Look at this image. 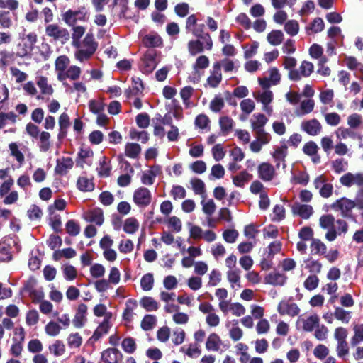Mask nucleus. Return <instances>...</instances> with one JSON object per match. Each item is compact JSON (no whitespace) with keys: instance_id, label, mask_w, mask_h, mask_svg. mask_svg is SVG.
<instances>
[{"instance_id":"2","label":"nucleus","mask_w":363,"mask_h":363,"mask_svg":"<svg viewBox=\"0 0 363 363\" xmlns=\"http://www.w3.org/2000/svg\"><path fill=\"white\" fill-rule=\"evenodd\" d=\"M330 207L333 211L339 212L342 218L352 220L356 219L352 213V210L355 208L354 201L353 200L342 197L333 202Z\"/></svg>"},{"instance_id":"46","label":"nucleus","mask_w":363,"mask_h":363,"mask_svg":"<svg viewBox=\"0 0 363 363\" xmlns=\"http://www.w3.org/2000/svg\"><path fill=\"white\" fill-rule=\"evenodd\" d=\"M354 335L351 338V345L356 346L363 342V324H357L353 328Z\"/></svg>"},{"instance_id":"7","label":"nucleus","mask_w":363,"mask_h":363,"mask_svg":"<svg viewBox=\"0 0 363 363\" xmlns=\"http://www.w3.org/2000/svg\"><path fill=\"white\" fill-rule=\"evenodd\" d=\"M152 200L151 192L145 187L137 189L133 194V201L139 207H146Z\"/></svg>"},{"instance_id":"47","label":"nucleus","mask_w":363,"mask_h":363,"mask_svg":"<svg viewBox=\"0 0 363 363\" xmlns=\"http://www.w3.org/2000/svg\"><path fill=\"white\" fill-rule=\"evenodd\" d=\"M17 120V115L13 112H0V129L4 128L9 121L15 123Z\"/></svg>"},{"instance_id":"58","label":"nucleus","mask_w":363,"mask_h":363,"mask_svg":"<svg viewBox=\"0 0 363 363\" xmlns=\"http://www.w3.org/2000/svg\"><path fill=\"white\" fill-rule=\"evenodd\" d=\"M11 13L7 11H0V26L1 28L8 29L12 26Z\"/></svg>"},{"instance_id":"38","label":"nucleus","mask_w":363,"mask_h":363,"mask_svg":"<svg viewBox=\"0 0 363 363\" xmlns=\"http://www.w3.org/2000/svg\"><path fill=\"white\" fill-rule=\"evenodd\" d=\"M267 39L269 44L277 46L282 43L284 40V33L279 30H274L268 33Z\"/></svg>"},{"instance_id":"16","label":"nucleus","mask_w":363,"mask_h":363,"mask_svg":"<svg viewBox=\"0 0 363 363\" xmlns=\"http://www.w3.org/2000/svg\"><path fill=\"white\" fill-rule=\"evenodd\" d=\"M298 322L302 323L303 330L306 332H312L320 324V317L316 313H313L305 318H299Z\"/></svg>"},{"instance_id":"24","label":"nucleus","mask_w":363,"mask_h":363,"mask_svg":"<svg viewBox=\"0 0 363 363\" xmlns=\"http://www.w3.org/2000/svg\"><path fill=\"white\" fill-rule=\"evenodd\" d=\"M36 84L40 89L41 94L45 96H51L54 92V89L51 84H48L46 77L40 76L36 78Z\"/></svg>"},{"instance_id":"15","label":"nucleus","mask_w":363,"mask_h":363,"mask_svg":"<svg viewBox=\"0 0 363 363\" xmlns=\"http://www.w3.org/2000/svg\"><path fill=\"white\" fill-rule=\"evenodd\" d=\"M288 155V147L283 143L281 145L277 147L274 151L272 153V156L276 163V168L279 169L281 164H282L283 168L286 167V157Z\"/></svg>"},{"instance_id":"14","label":"nucleus","mask_w":363,"mask_h":363,"mask_svg":"<svg viewBox=\"0 0 363 363\" xmlns=\"http://www.w3.org/2000/svg\"><path fill=\"white\" fill-rule=\"evenodd\" d=\"M73 166L74 161L71 157H62L57 160L54 171L56 174L64 176L67 174Z\"/></svg>"},{"instance_id":"56","label":"nucleus","mask_w":363,"mask_h":363,"mask_svg":"<svg viewBox=\"0 0 363 363\" xmlns=\"http://www.w3.org/2000/svg\"><path fill=\"white\" fill-rule=\"evenodd\" d=\"M48 349L55 357L62 356L65 352V346L60 340H56Z\"/></svg>"},{"instance_id":"23","label":"nucleus","mask_w":363,"mask_h":363,"mask_svg":"<svg viewBox=\"0 0 363 363\" xmlns=\"http://www.w3.org/2000/svg\"><path fill=\"white\" fill-rule=\"evenodd\" d=\"M268 121L267 118L263 113H255L250 121L251 128L253 132L264 129V127Z\"/></svg>"},{"instance_id":"45","label":"nucleus","mask_w":363,"mask_h":363,"mask_svg":"<svg viewBox=\"0 0 363 363\" xmlns=\"http://www.w3.org/2000/svg\"><path fill=\"white\" fill-rule=\"evenodd\" d=\"M141 152V147L139 144L128 143L125 145V155L130 158H136Z\"/></svg>"},{"instance_id":"32","label":"nucleus","mask_w":363,"mask_h":363,"mask_svg":"<svg viewBox=\"0 0 363 363\" xmlns=\"http://www.w3.org/2000/svg\"><path fill=\"white\" fill-rule=\"evenodd\" d=\"M110 328V324L108 319L104 320L95 330L91 339L94 341L99 340L103 335H106Z\"/></svg>"},{"instance_id":"41","label":"nucleus","mask_w":363,"mask_h":363,"mask_svg":"<svg viewBox=\"0 0 363 363\" xmlns=\"http://www.w3.org/2000/svg\"><path fill=\"white\" fill-rule=\"evenodd\" d=\"M311 249L313 254L323 255L327 251V246L319 239H312Z\"/></svg>"},{"instance_id":"34","label":"nucleus","mask_w":363,"mask_h":363,"mask_svg":"<svg viewBox=\"0 0 363 363\" xmlns=\"http://www.w3.org/2000/svg\"><path fill=\"white\" fill-rule=\"evenodd\" d=\"M139 222L133 217L127 218L123 224V230L128 234H133L139 229Z\"/></svg>"},{"instance_id":"48","label":"nucleus","mask_w":363,"mask_h":363,"mask_svg":"<svg viewBox=\"0 0 363 363\" xmlns=\"http://www.w3.org/2000/svg\"><path fill=\"white\" fill-rule=\"evenodd\" d=\"M64 278L67 281H72L77 277V269L70 264H64L61 267Z\"/></svg>"},{"instance_id":"37","label":"nucleus","mask_w":363,"mask_h":363,"mask_svg":"<svg viewBox=\"0 0 363 363\" xmlns=\"http://www.w3.org/2000/svg\"><path fill=\"white\" fill-rule=\"evenodd\" d=\"M334 318L341 321L342 323L347 324L351 320V312L345 310L341 307H335L334 311Z\"/></svg>"},{"instance_id":"21","label":"nucleus","mask_w":363,"mask_h":363,"mask_svg":"<svg viewBox=\"0 0 363 363\" xmlns=\"http://www.w3.org/2000/svg\"><path fill=\"white\" fill-rule=\"evenodd\" d=\"M84 219L89 223H94L97 225H101L104 223V213L99 208H93L84 215Z\"/></svg>"},{"instance_id":"26","label":"nucleus","mask_w":363,"mask_h":363,"mask_svg":"<svg viewBox=\"0 0 363 363\" xmlns=\"http://www.w3.org/2000/svg\"><path fill=\"white\" fill-rule=\"evenodd\" d=\"M72 45L76 48L81 47V38L84 35L86 28L81 26H72Z\"/></svg>"},{"instance_id":"4","label":"nucleus","mask_w":363,"mask_h":363,"mask_svg":"<svg viewBox=\"0 0 363 363\" xmlns=\"http://www.w3.org/2000/svg\"><path fill=\"white\" fill-rule=\"evenodd\" d=\"M88 13L84 8L78 10L69 9L62 14V21L69 27L76 26L78 21H86Z\"/></svg>"},{"instance_id":"20","label":"nucleus","mask_w":363,"mask_h":363,"mask_svg":"<svg viewBox=\"0 0 363 363\" xmlns=\"http://www.w3.org/2000/svg\"><path fill=\"white\" fill-rule=\"evenodd\" d=\"M191 33L196 38H200L202 39V40H204L208 48H213V40L210 34L205 32L204 24L201 23L196 25V26L192 30Z\"/></svg>"},{"instance_id":"9","label":"nucleus","mask_w":363,"mask_h":363,"mask_svg":"<svg viewBox=\"0 0 363 363\" xmlns=\"http://www.w3.org/2000/svg\"><path fill=\"white\" fill-rule=\"evenodd\" d=\"M87 311L88 307L86 304L80 303L78 305L72 320V324L74 328L79 329L85 325L87 322Z\"/></svg>"},{"instance_id":"53","label":"nucleus","mask_w":363,"mask_h":363,"mask_svg":"<svg viewBox=\"0 0 363 363\" xmlns=\"http://www.w3.org/2000/svg\"><path fill=\"white\" fill-rule=\"evenodd\" d=\"M285 32L291 36H295L298 33L299 24L295 20H289L284 25Z\"/></svg>"},{"instance_id":"63","label":"nucleus","mask_w":363,"mask_h":363,"mask_svg":"<svg viewBox=\"0 0 363 363\" xmlns=\"http://www.w3.org/2000/svg\"><path fill=\"white\" fill-rule=\"evenodd\" d=\"M201 204L202 205V210L205 214L211 216L214 213L216 206L212 199H209L206 201L202 200Z\"/></svg>"},{"instance_id":"64","label":"nucleus","mask_w":363,"mask_h":363,"mask_svg":"<svg viewBox=\"0 0 363 363\" xmlns=\"http://www.w3.org/2000/svg\"><path fill=\"white\" fill-rule=\"evenodd\" d=\"M66 231L71 236H77L80 232L79 225L74 220H69L67 222Z\"/></svg>"},{"instance_id":"36","label":"nucleus","mask_w":363,"mask_h":363,"mask_svg":"<svg viewBox=\"0 0 363 363\" xmlns=\"http://www.w3.org/2000/svg\"><path fill=\"white\" fill-rule=\"evenodd\" d=\"M39 148L41 152H47L51 147L50 134L48 132L43 131L39 135Z\"/></svg>"},{"instance_id":"10","label":"nucleus","mask_w":363,"mask_h":363,"mask_svg":"<svg viewBox=\"0 0 363 363\" xmlns=\"http://www.w3.org/2000/svg\"><path fill=\"white\" fill-rule=\"evenodd\" d=\"M277 311L281 315H287L291 317L296 316L300 313L298 305L289 301H281L277 306Z\"/></svg>"},{"instance_id":"1","label":"nucleus","mask_w":363,"mask_h":363,"mask_svg":"<svg viewBox=\"0 0 363 363\" xmlns=\"http://www.w3.org/2000/svg\"><path fill=\"white\" fill-rule=\"evenodd\" d=\"M98 48V43L94 40L92 33H87L82 42H81V47L77 48L74 52L75 58L82 62L88 60L94 54Z\"/></svg>"},{"instance_id":"59","label":"nucleus","mask_w":363,"mask_h":363,"mask_svg":"<svg viewBox=\"0 0 363 363\" xmlns=\"http://www.w3.org/2000/svg\"><path fill=\"white\" fill-rule=\"evenodd\" d=\"M123 350L128 354H133L136 350V343L133 338L126 337L121 343Z\"/></svg>"},{"instance_id":"5","label":"nucleus","mask_w":363,"mask_h":363,"mask_svg":"<svg viewBox=\"0 0 363 363\" xmlns=\"http://www.w3.org/2000/svg\"><path fill=\"white\" fill-rule=\"evenodd\" d=\"M45 33L55 41L60 42L62 44L66 43L70 38L68 30L60 27L57 24H49L47 26Z\"/></svg>"},{"instance_id":"25","label":"nucleus","mask_w":363,"mask_h":363,"mask_svg":"<svg viewBox=\"0 0 363 363\" xmlns=\"http://www.w3.org/2000/svg\"><path fill=\"white\" fill-rule=\"evenodd\" d=\"M222 345V340L215 333L209 335L206 342V348L208 351H218Z\"/></svg>"},{"instance_id":"17","label":"nucleus","mask_w":363,"mask_h":363,"mask_svg":"<svg viewBox=\"0 0 363 363\" xmlns=\"http://www.w3.org/2000/svg\"><path fill=\"white\" fill-rule=\"evenodd\" d=\"M291 211L294 215L307 220L313 213V208L311 205L295 203L291 206Z\"/></svg>"},{"instance_id":"19","label":"nucleus","mask_w":363,"mask_h":363,"mask_svg":"<svg viewBox=\"0 0 363 363\" xmlns=\"http://www.w3.org/2000/svg\"><path fill=\"white\" fill-rule=\"evenodd\" d=\"M187 48L189 54L192 56H195L197 54L203 52L205 49L207 50H212V48H208L205 41L200 38L189 41Z\"/></svg>"},{"instance_id":"30","label":"nucleus","mask_w":363,"mask_h":363,"mask_svg":"<svg viewBox=\"0 0 363 363\" xmlns=\"http://www.w3.org/2000/svg\"><path fill=\"white\" fill-rule=\"evenodd\" d=\"M60 132L58 138H64L67 135V130L70 125L69 117L66 113H62L59 118Z\"/></svg>"},{"instance_id":"62","label":"nucleus","mask_w":363,"mask_h":363,"mask_svg":"<svg viewBox=\"0 0 363 363\" xmlns=\"http://www.w3.org/2000/svg\"><path fill=\"white\" fill-rule=\"evenodd\" d=\"M69 64V59L66 55L59 56L55 62L56 71L66 70Z\"/></svg>"},{"instance_id":"3","label":"nucleus","mask_w":363,"mask_h":363,"mask_svg":"<svg viewBox=\"0 0 363 363\" xmlns=\"http://www.w3.org/2000/svg\"><path fill=\"white\" fill-rule=\"evenodd\" d=\"M37 41V35L35 33L23 34L21 40L17 46L16 55L21 57L26 56L31 52Z\"/></svg>"},{"instance_id":"28","label":"nucleus","mask_w":363,"mask_h":363,"mask_svg":"<svg viewBox=\"0 0 363 363\" xmlns=\"http://www.w3.org/2000/svg\"><path fill=\"white\" fill-rule=\"evenodd\" d=\"M252 176L247 171H242L238 174L233 177V183L237 187L242 188L252 179Z\"/></svg>"},{"instance_id":"29","label":"nucleus","mask_w":363,"mask_h":363,"mask_svg":"<svg viewBox=\"0 0 363 363\" xmlns=\"http://www.w3.org/2000/svg\"><path fill=\"white\" fill-rule=\"evenodd\" d=\"M180 352L184 353L189 357L194 359L198 358L201 354V350L197 343H191L186 348L182 347Z\"/></svg>"},{"instance_id":"18","label":"nucleus","mask_w":363,"mask_h":363,"mask_svg":"<svg viewBox=\"0 0 363 363\" xmlns=\"http://www.w3.org/2000/svg\"><path fill=\"white\" fill-rule=\"evenodd\" d=\"M222 80V73L220 70V64L216 62L213 64L211 70L210 76L207 79L208 84L212 87H217Z\"/></svg>"},{"instance_id":"31","label":"nucleus","mask_w":363,"mask_h":363,"mask_svg":"<svg viewBox=\"0 0 363 363\" xmlns=\"http://www.w3.org/2000/svg\"><path fill=\"white\" fill-rule=\"evenodd\" d=\"M253 96L255 98V99L257 101L262 103V105L270 104L274 98L272 91L269 89H266L263 91L254 93Z\"/></svg>"},{"instance_id":"42","label":"nucleus","mask_w":363,"mask_h":363,"mask_svg":"<svg viewBox=\"0 0 363 363\" xmlns=\"http://www.w3.org/2000/svg\"><path fill=\"white\" fill-rule=\"evenodd\" d=\"M138 306L137 301L134 299H128L125 303V308L123 313V318L130 321L133 315V311Z\"/></svg>"},{"instance_id":"35","label":"nucleus","mask_w":363,"mask_h":363,"mask_svg":"<svg viewBox=\"0 0 363 363\" xmlns=\"http://www.w3.org/2000/svg\"><path fill=\"white\" fill-rule=\"evenodd\" d=\"M77 186L81 191H91L94 189L92 179L86 177H79L77 180Z\"/></svg>"},{"instance_id":"52","label":"nucleus","mask_w":363,"mask_h":363,"mask_svg":"<svg viewBox=\"0 0 363 363\" xmlns=\"http://www.w3.org/2000/svg\"><path fill=\"white\" fill-rule=\"evenodd\" d=\"M233 120L228 116H223L220 118L219 125L220 130L223 134H228L233 126Z\"/></svg>"},{"instance_id":"22","label":"nucleus","mask_w":363,"mask_h":363,"mask_svg":"<svg viewBox=\"0 0 363 363\" xmlns=\"http://www.w3.org/2000/svg\"><path fill=\"white\" fill-rule=\"evenodd\" d=\"M159 172V167H152L149 170L143 172L140 178L141 182L145 185H152Z\"/></svg>"},{"instance_id":"39","label":"nucleus","mask_w":363,"mask_h":363,"mask_svg":"<svg viewBox=\"0 0 363 363\" xmlns=\"http://www.w3.org/2000/svg\"><path fill=\"white\" fill-rule=\"evenodd\" d=\"M335 217L331 214H324L319 218V225L322 229L330 230L335 225Z\"/></svg>"},{"instance_id":"51","label":"nucleus","mask_w":363,"mask_h":363,"mask_svg":"<svg viewBox=\"0 0 363 363\" xmlns=\"http://www.w3.org/2000/svg\"><path fill=\"white\" fill-rule=\"evenodd\" d=\"M11 247L9 244L0 242V262H8L11 259Z\"/></svg>"},{"instance_id":"13","label":"nucleus","mask_w":363,"mask_h":363,"mask_svg":"<svg viewBox=\"0 0 363 363\" xmlns=\"http://www.w3.org/2000/svg\"><path fill=\"white\" fill-rule=\"evenodd\" d=\"M301 129L311 136H315L322 131V125L315 118L303 121L301 124Z\"/></svg>"},{"instance_id":"8","label":"nucleus","mask_w":363,"mask_h":363,"mask_svg":"<svg viewBox=\"0 0 363 363\" xmlns=\"http://www.w3.org/2000/svg\"><path fill=\"white\" fill-rule=\"evenodd\" d=\"M156 52L153 50H147L143 59L140 65L141 71L145 74L151 73L157 66Z\"/></svg>"},{"instance_id":"61","label":"nucleus","mask_w":363,"mask_h":363,"mask_svg":"<svg viewBox=\"0 0 363 363\" xmlns=\"http://www.w3.org/2000/svg\"><path fill=\"white\" fill-rule=\"evenodd\" d=\"M224 99L220 96H216L210 103V109L215 113L221 111L224 107Z\"/></svg>"},{"instance_id":"11","label":"nucleus","mask_w":363,"mask_h":363,"mask_svg":"<svg viewBox=\"0 0 363 363\" xmlns=\"http://www.w3.org/2000/svg\"><path fill=\"white\" fill-rule=\"evenodd\" d=\"M258 176L264 182H270L276 176L274 167L269 162H262L257 167Z\"/></svg>"},{"instance_id":"43","label":"nucleus","mask_w":363,"mask_h":363,"mask_svg":"<svg viewBox=\"0 0 363 363\" xmlns=\"http://www.w3.org/2000/svg\"><path fill=\"white\" fill-rule=\"evenodd\" d=\"M93 155L94 152L90 149H82L78 153L79 160L77 161V163L81 167H83L84 163L90 165L91 164V157Z\"/></svg>"},{"instance_id":"54","label":"nucleus","mask_w":363,"mask_h":363,"mask_svg":"<svg viewBox=\"0 0 363 363\" xmlns=\"http://www.w3.org/2000/svg\"><path fill=\"white\" fill-rule=\"evenodd\" d=\"M240 106L242 112L247 116L255 110V104L251 99H245L241 101Z\"/></svg>"},{"instance_id":"33","label":"nucleus","mask_w":363,"mask_h":363,"mask_svg":"<svg viewBox=\"0 0 363 363\" xmlns=\"http://www.w3.org/2000/svg\"><path fill=\"white\" fill-rule=\"evenodd\" d=\"M140 306L147 311H155L159 308L158 303L150 296H144L140 301Z\"/></svg>"},{"instance_id":"60","label":"nucleus","mask_w":363,"mask_h":363,"mask_svg":"<svg viewBox=\"0 0 363 363\" xmlns=\"http://www.w3.org/2000/svg\"><path fill=\"white\" fill-rule=\"evenodd\" d=\"M82 343V338L78 333H71L67 338V344L70 348H78Z\"/></svg>"},{"instance_id":"49","label":"nucleus","mask_w":363,"mask_h":363,"mask_svg":"<svg viewBox=\"0 0 363 363\" xmlns=\"http://www.w3.org/2000/svg\"><path fill=\"white\" fill-rule=\"evenodd\" d=\"M157 318L153 315H145L141 321V328L145 330H152L156 325Z\"/></svg>"},{"instance_id":"50","label":"nucleus","mask_w":363,"mask_h":363,"mask_svg":"<svg viewBox=\"0 0 363 363\" xmlns=\"http://www.w3.org/2000/svg\"><path fill=\"white\" fill-rule=\"evenodd\" d=\"M9 150L11 155L15 157L19 165H22L24 162V155L21 150L19 149L18 145L16 143L9 144Z\"/></svg>"},{"instance_id":"40","label":"nucleus","mask_w":363,"mask_h":363,"mask_svg":"<svg viewBox=\"0 0 363 363\" xmlns=\"http://www.w3.org/2000/svg\"><path fill=\"white\" fill-rule=\"evenodd\" d=\"M190 184L192 189L196 194L201 195L202 197H206V186L204 182L197 178L191 179Z\"/></svg>"},{"instance_id":"27","label":"nucleus","mask_w":363,"mask_h":363,"mask_svg":"<svg viewBox=\"0 0 363 363\" xmlns=\"http://www.w3.org/2000/svg\"><path fill=\"white\" fill-rule=\"evenodd\" d=\"M286 276L284 274L273 272L269 273L266 277L267 284L274 286H283L286 281Z\"/></svg>"},{"instance_id":"12","label":"nucleus","mask_w":363,"mask_h":363,"mask_svg":"<svg viewBox=\"0 0 363 363\" xmlns=\"http://www.w3.org/2000/svg\"><path fill=\"white\" fill-rule=\"evenodd\" d=\"M122 353L116 348H108L101 352L100 363H121Z\"/></svg>"},{"instance_id":"55","label":"nucleus","mask_w":363,"mask_h":363,"mask_svg":"<svg viewBox=\"0 0 363 363\" xmlns=\"http://www.w3.org/2000/svg\"><path fill=\"white\" fill-rule=\"evenodd\" d=\"M61 329L59 323L55 321H50L45 327L46 334L52 337L58 335Z\"/></svg>"},{"instance_id":"6","label":"nucleus","mask_w":363,"mask_h":363,"mask_svg":"<svg viewBox=\"0 0 363 363\" xmlns=\"http://www.w3.org/2000/svg\"><path fill=\"white\" fill-rule=\"evenodd\" d=\"M335 228L334 226L333 229H330L325 233V237L328 241L333 242L337 236L344 235L348 232L349 225L345 220L342 218L335 220Z\"/></svg>"},{"instance_id":"44","label":"nucleus","mask_w":363,"mask_h":363,"mask_svg":"<svg viewBox=\"0 0 363 363\" xmlns=\"http://www.w3.org/2000/svg\"><path fill=\"white\" fill-rule=\"evenodd\" d=\"M143 43L146 47H160L162 44V38L156 34L147 35L143 38Z\"/></svg>"},{"instance_id":"57","label":"nucleus","mask_w":363,"mask_h":363,"mask_svg":"<svg viewBox=\"0 0 363 363\" xmlns=\"http://www.w3.org/2000/svg\"><path fill=\"white\" fill-rule=\"evenodd\" d=\"M154 284L153 275L151 273H147L143 275L140 280V286L143 290L150 291L152 289Z\"/></svg>"}]
</instances>
